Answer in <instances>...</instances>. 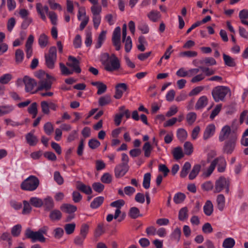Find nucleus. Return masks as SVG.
<instances>
[{
	"label": "nucleus",
	"instance_id": "nucleus-1",
	"mask_svg": "<svg viewBox=\"0 0 248 248\" xmlns=\"http://www.w3.org/2000/svg\"><path fill=\"white\" fill-rule=\"evenodd\" d=\"M34 76L39 79L38 83L33 78L26 76L22 80L19 79L17 81V84H19L20 82L23 81L25 86V91L33 94L36 92L33 91V90L37 85V91L45 90L47 91L51 89L53 81L56 80L54 77L42 70L35 72Z\"/></svg>",
	"mask_w": 248,
	"mask_h": 248
},
{
	"label": "nucleus",
	"instance_id": "nucleus-2",
	"mask_svg": "<svg viewBox=\"0 0 248 248\" xmlns=\"http://www.w3.org/2000/svg\"><path fill=\"white\" fill-rule=\"evenodd\" d=\"M39 184V180L37 177L30 175L21 183L20 187L24 190L33 191L37 188Z\"/></svg>",
	"mask_w": 248,
	"mask_h": 248
},
{
	"label": "nucleus",
	"instance_id": "nucleus-3",
	"mask_svg": "<svg viewBox=\"0 0 248 248\" xmlns=\"http://www.w3.org/2000/svg\"><path fill=\"white\" fill-rule=\"evenodd\" d=\"M229 93H230V89L223 86L216 87L212 91V95L216 102L224 101L225 96Z\"/></svg>",
	"mask_w": 248,
	"mask_h": 248
},
{
	"label": "nucleus",
	"instance_id": "nucleus-4",
	"mask_svg": "<svg viewBox=\"0 0 248 248\" xmlns=\"http://www.w3.org/2000/svg\"><path fill=\"white\" fill-rule=\"evenodd\" d=\"M60 68L62 74L65 76L71 75L74 72L77 73L81 72L78 63H66V66L64 63H60Z\"/></svg>",
	"mask_w": 248,
	"mask_h": 248
},
{
	"label": "nucleus",
	"instance_id": "nucleus-5",
	"mask_svg": "<svg viewBox=\"0 0 248 248\" xmlns=\"http://www.w3.org/2000/svg\"><path fill=\"white\" fill-rule=\"evenodd\" d=\"M45 233V231L42 229H40L38 231L34 232L30 228H28L25 232V236L27 238L31 239L32 242L39 241L40 242H45L46 238L44 236L43 234Z\"/></svg>",
	"mask_w": 248,
	"mask_h": 248
},
{
	"label": "nucleus",
	"instance_id": "nucleus-6",
	"mask_svg": "<svg viewBox=\"0 0 248 248\" xmlns=\"http://www.w3.org/2000/svg\"><path fill=\"white\" fill-rule=\"evenodd\" d=\"M230 181L228 178L221 176L217 179L215 184L214 192L219 193L223 189L225 190L226 193L229 192Z\"/></svg>",
	"mask_w": 248,
	"mask_h": 248
},
{
	"label": "nucleus",
	"instance_id": "nucleus-7",
	"mask_svg": "<svg viewBox=\"0 0 248 248\" xmlns=\"http://www.w3.org/2000/svg\"><path fill=\"white\" fill-rule=\"evenodd\" d=\"M237 140V136H232L228 140L225 142L223 147V151L227 154H231L234 151Z\"/></svg>",
	"mask_w": 248,
	"mask_h": 248
},
{
	"label": "nucleus",
	"instance_id": "nucleus-8",
	"mask_svg": "<svg viewBox=\"0 0 248 248\" xmlns=\"http://www.w3.org/2000/svg\"><path fill=\"white\" fill-rule=\"evenodd\" d=\"M121 28L116 27L113 32L112 42L116 50L119 51L121 48Z\"/></svg>",
	"mask_w": 248,
	"mask_h": 248
},
{
	"label": "nucleus",
	"instance_id": "nucleus-9",
	"mask_svg": "<svg viewBox=\"0 0 248 248\" xmlns=\"http://www.w3.org/2000/svg\"><path fill=\"white\" fill-rule=\"evenodd\" d=\"M198 73V69L195 68L186 70L184 68L179 69L176 72V75L179 77H192Z\"/></svg>",
	"mask_w": 248,
	"mask_h": 248
},
{
	"label": "nucleus",
	"instance_id": "nucleus-10",
	"mask_svg": "<svg viewBox=\"0 0 248 248\" xmlns=\"http://www.w3.org/2000/svg\"><path fill=\"white\" fill-rule=\"evenodd\" d=\"M216 132V126L213 124L206 126L203 134V139L206 140L213 137Z\"/></svg>",
	"mask_w": 248,
	"mask_h": 248
},
{
	"label": "nucleus",
	"instance_id": "nucleus-11",
	"mask_svg": "<svg viewBox=\"0 0 248 248\" xmlns=\"http://www.w3.org/2000/svg\"><path fill=\"white\" fill-rule=\"evenodd\" d=\"M129 166L122 164L117 165L114 169L115 176L116 178H121L124 176L127 172Z\"/></svg>",
	"mask_w": 248,
	"mask_h": 248
},
{
	"label": "nucleus",
	"instance_id": "nucleus-12",
	"mask_svg": "<svg viewBox=\"0 0 248 248\" xmlns=\"http://www.w3.org/2000/svg\"><path fill=\"white\" fill-rule=\"evenodd\" d=\"M46 62H55L57 59V49L55 46H51L48 52L45 54Z\"/></svg>",
	"mask_w": 248,
	"mask_h": 248
},
{
	"label": "nucleus",
	"instance_id": "nucleus-13",
	"mask_svg": "<svg viewBox=\"0 0 248 248\" xmlns=\"http://www.w3.org/2000/svg\"><path fill=\"white\" fill-rule=\"evenodd\" d=\"M42 206L44 210L49 211L53 209L55 206V203L52 198L49 196H46L43 200Z\"/></svg>",
	"mask_w": 248,
	"mask_h": 248
},
{
	"label": "nucleus",
	"instance_id": "nucleus-14",
	"mask_svg": "<svg viewBox=\"0 0 248 248\" xmlns=\"http://www.w3.org/2000/svg\"><path fill=\"white\" fill-rule=\"evenodd\" d=\"M127 89V87L126 84L122 83L117 84L116 86L115 93L114 97L116 99H120L122 97L124 92L126 91Z\"/></svg>",
	"mask_w": 248,
	"mask_h": 248
},
{
	"label": "nucleus",
	"instance_id": "nucleus-15",
	"mask_svg": "<svg viewBox=\"0 0 248 248\" xmlns=\"http://www.w3.org/2000/svg\"><path fill=\"white\" fill-rule=\"evenodd\" d=\"M100 61L101 62H119L118 58L114 54L109 55L108 53L101 54Z\"/></svg>",
	"mask_w": 248,
	"mask_h": 248
},
{
	"label": "nucleus",
	"instance_id": "nucleus-16",
	"mask_svg": "<svg viewBox=\"0 0 248 248\" xmlns=\"http://www.w3.org/2000/svg\"><path fill=\"white\" fill-rule=\"evenodd\" d=\"M216 166H217V170L218 172H222L225 170L226 167V162L223 157H219L215 159Z\"/></svg>",
	"mask_w": 248,
	"mask_h": 248
},
{
	"label": "nucleus",
	"instance_id": "nucleus-17",
	"mask_svg": "<svg viewBox=\"0 0 248 248\" xmlns=\"http://www.w3.org/2000/svg\"><path fill=\"white\" fill-rule=\"evenodd\" d=\"M231 129L230 126L226 125L224 126L220 132L218 139L220 141H223L226 139L230 134Z\"/></svg>",
	"mask_w": 248,
	"mask_h": 248
},
{
	"label": "nucleus",
	"instance_id": "nucleus-18",
	"mask_svg": "<svg viewBox=\"0 0 248 248\" xmlns=\"http://www.w3.org/2000/svg\"><path fill=\"white\" fill-rule=\"evenodd\" d=\"M208 104V99L205 95L200 97L197 100L195 105L196 110H201L205 108Z\"/></svg>",
	"mask_w": 248,
	"mask_h": 248
},
{
	"label": "nucleus",
	"instance_id": "nucleus-19",
	"mask_svg": "<svg viewBox=\"0 0 248 248\" xmlns=\"http://www.w3.org/2000/svg\"><path fill=\"white\" fill-rule=\"evenodd\" d=\"M15 109V106L12 105L0 106V117L10 114Z\"/></svg>",
	"mask_w": 248,
	"mask_h": 248
},
{
	"label": "nucleus",
	"instance_id": "nucleus-20",
	"mask_svg": "<svg viewBox=\"0 0 248 248\" xmlns=\"http://www.w3.org/2000/svg\"><path fill=\"white\" fill-rule=\"evenodd\" d=\"M62 217L61 211L58 209H52L50 211L49 217L52 221L60 220Z\"/></svg>",
	"mask_w": 248,
	"mask_h": 248
},
{
	"label": "nucleus",
	"instance_id": "nucleus-21",
	"mask_svg": "<svg viewBox=\"0 0 248 248\" xmlns=\"http://www.w3.org/2000/svg\"><path fill=\"white\" fill-rule=\"evenodd\" d=\"M76 187L78 190L87 195H90L92 193V189L91 186H87L81 182L78 183Z\"/></svg>",
	"mask_w": 248,
	"mask_h": 248
},
{
	"label": "nucleus",
	"instance_id": "nucleus-22",
	"mask_svg": "<svg viewBox=\"0 0 248 248\" xmlns=\"http://www.w3.org/2000/svg\"><path fill=\"white\" fill-rule=\"evenodd\" d=\"M60 209L63 212H66L67 213H74L77 210V208L76 206L70 204H68V203L62 204L61 206Z\"/></svg>",
	"mask_w": 248,
	"mask_h": 248
},
{
	"label": "nucleus",
	"instance_id": "nucleus-23",
	"mask_svg": "<svg viewBox=\"0 0 248 248\" xmlns=\"http://www.w3.org/2000/svg\"><path fill=\"white\" fill-rule=\"evenodd\" d=\"M27 142L30 146H35L38 142L37 137L31 132L27 134L25 136Z\"/></svg>",
	"mask_w": 248,
	"mask_h": 248
},
{
	"label": "nucleus",
	"instance_id": "nucleus-24",
	"mask_svg": "<svg viewBox=\"0 0 248 248\" xmlns=\"http://www.w3.org/2000/svg\"><path fill=\"white\" fill-rule=\"evenodd\" d=\"M104 68L107 71L111 72L119 69L120 63H103Z\"/></svg>",
	"mask_w": 248,
	"mask_h": 248
},
{
	"label": "nucleus",
	"instance_id": "nucleus-25",
	"mask_svg": "<svg viewBox=\"0 0 248 248\" xmlns=\"http://www.w3.org/2000/svg\"><path fill=\"white\" fill-rule=\"evenodd\" d=\"M38 44L41 48H44L48 44V37L45 33L41 34L38 38Z\"/></svg>",
	"mask_w": 248,
	"mask_h": 248
},
{
	"label": "nucleus",
	"instance_id": "nucleus-26",
	"mask_svg": "<svg viewBox=\"0 0 248 248\" xmlns=\"http://www.w3.org/2000/svg\"><path fill=\"white\" fill-rule=\"evenodd\" d=\"M204 214L208 216H210L213 212V205L210 201H207L203 206Z\"/></svg>",
	"mask_w": 248,
	"mask_h": 248
},
{
	"label": "nucleus",
	"instance_id": "nucleus-27",
	"mask_svg": "<svg viewBox=\"0 0 248 248\" xmlns=\"http://www.w3.org/2000/svg\"><path fill=\"white\" fill-rule=\"evenodd\" d=\"M215 161H212L210 166L203 172L202 176L204 178H207L210 176L215 170Z\"/></svg>",
	"mask_w": 248,
	"mask_h": 248
},
{
	"label": "nucleus",
	"instance_id": "nucleus-28",
	"mask_svg": "<svg viewBox=\"0 0 248 248\" xmlns=\"http://www.w3.org/2000/svg\"><path fill=\"white\" fill-rule=\"evenodd\" d=\"M172 155L176 160L180 159L184 156L182 148L180 147H175L172 151Z\"/></svg>",
	"mask_w": 248,
	"mask_h": 248
},
{
	"label": "nucleus",
	"instance_id": "nucleus-29",
	"mask_svg": "<svg viewBox=\"0 0 248 248\" xmlns=\"http://www.w3.org/2000/svg\"><path fill=\"white\" fill-rule=\"evenodd\" d=\"M129 216L133 219H136L140 217H142V215L140 213V210L137 207H132L129 210Z\"/></svg>",
	"mask_w": 248,
	"mask_h": 248
},
{
	"label": "nucleus",
	"instance_id": "nucleus-30",
	"mask_svg": "<svg viewBox=\"0 0 248 248\" xmlns=\"http://www.w3.org/2000/svg\"><path fill=\"white\" fill-rule=\"evenodd\" d=\"M104 198L103 197L99 196L93 200L91 202L90 206L93 209H96L99 207L103 202Z\"/></svg>",
	"mask_w": 248,
	"mask_h": 248
},
{
	"label": "nucleus",
	"instance_id": "nucleus-31",
	"mask_svg": "<svg viewBox=\"0 0 248 248\" xmlns=\"http://www.w3.org/2000/svg\"><path fill=\"white\" fill-rule=\"evenodd\" d=\"M201 166L199 164H196L193 166L188 176L190 180H193L196 178L201 170Z\"/></svg>",
	"mask_w": 248,
	"mask_h": 248
},
{
	"label": "nucleus",
	"instance_id": "nucleus-32",
	"mask_svg": "<svg viewBox=\"0 0 248 248\" xmlns=\"http://www.w3.org/2000/svg\"><path fill=\"white\" fill-rule=\"evenodd\" d=\"M196 69H198V73L199 72H201L202 73H203L205 75V77L206 76H211L212 75H213L215 73V70H213L212 68H210L208 67H205V66H201L199 68H195Z\"/></svg>",
	"mask_w": 248,
	"mask_h": 248
},
{
	"label": "nucleus",
	"instance_id": "nucleus-33",
	"mask_svg": "<svg viewBox=\"0 0 248 248\" xmlns=\"http://www.w3.org/2000/svg\"><path fill=\"white\" fill-rule=\"evenodd\" d=\"M43 200L36 197H31L30 199V203L34 207L36 208H40L42 206L43 204Z\"/></svg>",
	"mask_w": 248,
	"mask_h": 248
},
{
	"label": "nucleus",
	"instance_id": "nucleus-34",
	"mask_svg": "<svg viewBox=\"0 0 248 248\" xmlns=\"http://www.w3.org/2000/svg\"><path fill=\"white\" fill-rule=\"evenodd\" d=\"M142 149L144 151V156L146 157H149L151 155L153 147L149 142L147 141L144 144Z\"/></svg>",
	"mask_w": 248,
	"mask_h": 248
},
{
	"label": "nucleus",
	"instance_id": "nucleus-35",
	"mask_svg": "<svg viewBox=\"0 0 248 248\" xmlns=\"http://www.w3.org/2000/svg\"><path fill=\"white\" fill-rule=\"evenodd\" d=\"M217 208L220 211H222L225 206V199L223 194H219L217 196Z\"/></svg>",
	"mask_w": 248,
	"mask_h": 248
},
{
	"label": "nucleus",
	"instance_id": "nucleus-36",
	"mask_svg": "<svg viewBox=\"0 0 248 248\" xmlns=\"http://www.w3.org/2000/svg\"><path fill=\"white\" fill-rule=\"evenodd\" d=\"M235 241L232 237H228L224 239L222 243L224 248H232L235 245Z\"/></svg>",
	"mask_w": 248,
	"mask_h": 248
},
{
	"label": "nucleus",
	"instance_id": "nucleus-37",
	"mask_svg": "<svg viewBox=\"0 0 248 248\" xmlns=\"http://www.w3.org/2000/svg\"><path fill=\"white\" fill-rule=\"evenodd\" d=\"M148 18L153 22H156L160 17V13L157 11L153 10L147 15Z\"/></svg>",
	"mask_w": 248,
	"mask_h": 248
},
{
	"label": "nucleus",
	"instance_id": "nucleus-38",
	"mask_svg": "<svg viewBox=\"0 0 248 248\" xmlns=\"http://www.w3.org/2000/svg\"><path fill=\"white\" fill-rule=\"evenodd\" d=\"M177 137L180 141H184L187 137V133L184 128H179L177 131Z\"/></svg>",
	"mask_w": 248,
	"mask_h": 248
},
{
	"label": "nucleus",
	"instance_id": "nucleus-39",
	"mask_svg": "<svg viewBox=\"0 0 248 248\" xmlns=\"http://www.w3.org/2000/svg\"><path fill=\"white\" fill-rule=\"evenodd\" d=\"M106 31H102L98 36L97 39V42L95 45L96 48H99L101 46L102 44L103 43L104 41L106 39Z\"/></svg>",
	"mask_w": 248,
	"mask_h": 248
},
{
	"label": "nucleus",
	"instance_id": "nucleus-40",
	"mask_svg": "<svg viewBox=\"0 0 248 248\" xmlns=\"http://www.w3.org/2000/svg\"><path fill=\"white\" fill-rule=\"evenodd\" d=\"M111 102V97L109 95L106 94L101 96L98 100L99 105L104 106L109 104Z\"/></svg>",
	"mask_w": 248,
	"mask_h": 248
},
{
	"label": "nucleus",
	"instance_id": "nucleus-41",
	"mask_svg": "<svg viewBox=\"0 0 248 248\" xmlns=\"http://www.w3.org/2000/svg\"><path fill=\"white\" fill-rule=\"evenodd\" d=\"M184 151L186 155H189L193 152V144L190 141H186L184 144Z\"/></svg>",
	"mask_w": 248,
	"mask_h": 248
},
{
	"label": "nucleus",
	"instance_id": "nucleus-42",
	"mask_svg": "<svg viewBox=\"0 0 248 248\" xmlns=\"http://www.w3.org/2000/svg\"><path fill=\"white\" fill-rule=\"evenodd\" d=\"M187 208L186 207L182 208L179 212L178 215V218L181 221H184L188 218Z\"/></svg>",
	"mask_w": 248,
	"mask_h": 248
},
{
	"label": "nucleus",
	"instance_id": "nucleus-43",
	"mask_svg": "<svg viewBox=\"0 0 248 248\" xmlns=\"http://www.w3.org/2000/svg\"><path fill=\"white\" fill-rule=\"evenodd\" d=\"M36 9L37 13L40 15V17L43 21H46V19L45 15V12L43 9V5L41 3H37L36 4Z\"/></svg>",
	"mask_w": 248,
	"mask_h": 248
},
{
	"label": "nucleus",
	"instance_id": "nucleus-44",
	"mask_svg": "<svg viewBox=\"0 0 248 248\" xmlns=\"http://www.w3.org/2000/svg\"><path fill=\"white\" fill-rule=\"evenodd\" d=\"M86 238V237L79 234L75 237L74 239V243L78 247H82L83 245L84 241Z\"/></svg>",
	"mask_w": 248,
	"mask_h": 248
},
{
	"label": "nucleus",
	"instance_id": "nucleus-45",
	"mask_svg": "<svg viewBox=\"0 0 248 248\" xmlns=\"http://www.w3.org/2000/svg\"><path fill=\"white\" fill-rule=\"evenodd\" d=\"M186 195L181 192L175 194L173 197L174 202L176 204L182 202L186 199Z\"/></svg>",
	"mask_w": 248,
	"mask_h": 248
},
{
	"label": "nucleus",
	"instance_id": "nucleus-46",
	"mask_svg": "<svg viewBox=\"0 0 248 248\" xmlns=\"http://www.w3.org/2000/svg\"><path fill=\"white\" fill-rule=\"evenodd\" d=\"M190 168H191L190 163L188 162H186L184 164V165L182 169V170L180 172V176L182 178L185 177L187 175L188 171L190 169Z\"/></svg>",
	"mask_w": 248,
	"mask_h": 248
},
{
	"label": "nucleus",
	"instance_id": "nucleus-47",
	"mask_svg": "<svg viewBox=\"0 0 248 248\" xmlns=\"http://www.w3.org/2000/svg\"><path fill=\"white\" fill-rule=\"evenodd\" d=\"M92 44V33L91 30L86 31L85 44L87 47L90 46Z\"/></svg>",
	"mask_w": 248,
	"mask_h": 248
},
{
	"label": "nucleus",
	"instance_id": "nucleus-48",
	"mask_svg": "<svg viewBox=\"0 0 248 248\" xmlns=\"http://www.w3.org/2000/svg\"><path fill=\"white\" fill-rule=\"evenodd\" d=\"M196 118V113L194 112L188 113L186 116V121L190 125H192L195 122Z\"/></svg>",
	"mask_w": 248,
	"mask_h": 248
},
{
	"label": "nucleus",
	"instance_id": "nucleus-49",
	"mask_svg": "<svg viewBox=\"0 0 248 248\" xmlns=\"http://www.w3.org/2000/svg\"><path fill=\"white\" fill-rule=\"evenodd\" d=\"M76 228V224L74 223L66 224L64 225V230L67 234L73 233Z\"/></svg>",
	"mask_w": 248,
	"mask_h": 248
},
{
	"label": "nucleus",
	"instance_id": "nucleus-50",
	"mask_svg": "<svg viewBox=\"0 0 248 248\" xmlns=\"http://www.w3.org/2000/svg\"><path fill=\"white\" fill-rule=\"evenodd\" d=\"M151 174L146 173L144 174L143 181V186L145 189H148L150 186Z\"/></svg>",
	"mask_w": 248,
	"mask_h": 248
},
{
	"label": "nucleus",
	"instance_id": "nucleus-51",
	"mask_svg": "<svg viewBox=\"0 0 248 248\" xmlns=\"http://www.w3.org/2000/svg\"><path fill=\"white\" fill-rule=\"evenodd\" d=\"M28 112L32 115V118H34L37 114V105L36 102H34L28 108Z\"/></svg>",
	"mask_w": 248,
	"mask_h": 248
},
{
	"label": "nucleus",
	"instance_id": "nucleus-52",
	"mask_svg": "<svg viewBox=\"0 0 248 248\" xmlns=\"http://www.w3.org/2000/svg\"><path fill=\"white\" fill-rule=\"evenodd\" d=\"M181 235V230L179 228H177L172 232L170 236L172 240L176 241L177 242H178L180 240Z\"/></svg>",
	"mask_w": 248,
	"mask_h": 248
},
{
	"label": "nucleus",
	"instance_id": "nucleus-53",
	"mask_svg": "<svg viewBox=\"0 0 248 248\" xmlns=\"http://www.w3.org/2000/svg\"><path fill=\"white\" fill-rule=\"evenodd\" d=\"M21 226L20 224H17L13 226L11 229V233L13 236L17 237L21 233Z\"/></svg>",
	"mask_w": 248,
	"mask_h": 248
},
{
	"label": "nucleus",
	"instance_id": "nucleus-54",
	"mask_svg": "<svg viewBox=\"0 0 248 248\" xmlns=\"http://www.w3.org/2000/svg\"><path fill=\"white\" fill-rule=\"evenodd\" d=\"M44 130L47 135H50L53 131L54 128L50 122L46 123L44 125Z\"/></svg>",
	"mask_w": 248,
	"mask_h": 248
},
{
	"label": "nucleus",
	"instance_id": "nucleus-55",
	"mask_svg": "<svg viewBox=\"0 0 248 248\" xmlns=\"http://www.w3.org/2000/svg\"><path fill=\"white\" fill-rule=\"evenodd\" d=\"M138 29L140 30L143 34H146L149 32V29L148 25L144 22H140L138 25Z\"/></svg>",
	"mask_w": 248,
	"mask_h": 248
},
{
	"label": "nucleus",
	"instance_id": "nucleus-56",
	"mask_svg": "<svg viewBox=\"0 0 248 248\" xmlns=\"http://www.w3.org/2000/svg\"><path fill=\"white\" fill-rule=\"evenodd\" d=\"M23 209L22 214L24 215L29 214L31 211L32 208L30 203L27 201H23Z\"/></svg>",
	"mask_w": 248,
	"mask_h": 248
},
{
	"label": "nucleus",
	"instance_id": "nucleus-57",
	"mask_svg": "<svg viewBox=\"0 0 248 248\" xmlns=\"http://www.w3.org/2000/svg\"><path fill=\"white\" fill-rule=\"evenodd\" d=\"M105 232L104 225L103 224H99L94 232V236L98 237Z\"/></svg>",
	"mask_w": 248,
	"mask_h": 248
},
{
	"label": "nucleus",
	"instance_id": "nucleus-58",
	"mask_svg": "<svg viewBox=\"0 0 248 248\" xmlns=\"http://www.w3.org/2000/svg\"><path fill=\"white\" fill-rule=\"evenodd\" d=\"M41 107L42 112L45 114H48L49 113V103L46 101H43L41 103Z\"/></svg>",
	"mask_w": 248,
	"mask_h": 248
},
{
	"label": "nucleus",
	"instance_id": "nucleus-59",
	"mask_svg": "<svg viewBox=\"0 0 248 248\" xmlns=\"http://www.w3.org/2000/svg\"><path fill=\"white\" fill-rule=\"evenodd\" d=\"M124 48L126 52H129L132 48V40L129 36H127V38H125L124 41Z\"/></svg>",
	"mask_w": 248,
	"mask_h": 248
},
{
	"label": "nucleus",
	"instance_id": "nucleus-60",
	"mask_svg": "<svg viewBox=\"0 0 248 248\" xmlns=\"http://www.w3.org/2000/svg\"><path fill=\"white\" fill-rule=\"evenodd\" d=\"M239 17L241 22L242 23L248 19V9H244L241 10L239 13Z\"/></svg>",
	"mask_w": 248,
	"mask_h": 248
},
{
	"label": "nucleus",
	"instance_id": "nucleus-61",
	"mask_svg": "<svg viewBox=\"0 0 248 248\" xmlns=\"http://www.w3.org/2000/svg\"><path fill=\"white\" fill-rule=\"evenodd\" d=\"M222 105L221 104L217 105L214 109L212 111V112L210 115V118L211 120H213L215 117L218 115L221 110Z\"/></svg>",
	"mask_w": 248,
	"mask_h": 248
},
{
	"label": "nucleus",
	"instance_id": "nucleus-62",
	"mask_svg": "<svg viewBox=\"0 0 248 248\" xmlns=\"http://www.w3.org/2000/svg\"><path fill=\"white\" fill-rule=\"evenodd\" d=\"M204 89V87L203 86H197L193 89L189 93L190 96H195L199 94L202 90Z\"/></svg>",
	"mask_w": 248,
	"mask_h": 248
},
{
	"label": "nucleus",
	"instance_id": "nucleus-63",
	"mask_svg": "<svg viewBox=\"0 0 248 248\" xmlns=\"http://www.w3.org/2000/svg\"><path fill=\"white\" fill-rule=\"evenodd\" d=\"M12 75L6 74L0 77V83L2 84H7L12 79Z\"/></svg>",
	"mask_w": 248,
	"mask_h": 248
},
{
	"label": "nucleus",
	"instance_id": "nucleus-64",
	"mask_svg": "<svg viewBox=\"0 0 248 248\" xmlns=\"http://www.w3.org/2000/svg\"><path fill=\"white\" fill-rule=\"evenodd\" d=\"M178 111V108L176 106H172L169 110L166 113V116L167 117H171L177 113Z\"/></svg>",
	"mask_w": 248,
	"mask_h": 248
}]
</instances>
